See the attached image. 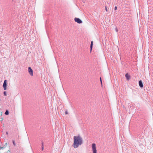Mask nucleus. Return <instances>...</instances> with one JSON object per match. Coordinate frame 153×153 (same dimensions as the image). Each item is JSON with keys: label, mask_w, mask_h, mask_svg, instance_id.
<instances>
[{"label": "nucleus", "mask_w": 153, "mask_h": 153, "mask_svg": "<svg viewBox=\"0 0 153 153\" xmlns=\"http://www.w3.org/2000/svg\"><path fill=\"white\" fill-rule=\"evenodd\" d=\"M73 139L74 143L73 147L75 148H78L79 146L81 145L83 143L82 138L79 135L74 136Z\"/></svg>", "instance_id": "obj_1"}, {"label": "nucleus", "mask_w": 153, "mask_h": 153, "mask_svg": "<svg viewBox=\"0 0 153 153\" xmlns=\"http://www.w3.org/2000/svg\"><path fill=\"white\" fill-rule=\"evenodd\" d=\"M92 149L93 153H97L96 145L95 143H93L92 144Z\"/></svg>", "instance_id": "obj_2"}, {"label": "nucleus", "mask_w": 153, "mask_h": 153, "mask_svg": "<svg viewBox=\"0 0 153 153\" xmlns=\"http://www.w3.org/2000/svg\"><path fill=\"white\" fill-rule=\"evenodd\" d=\"M74 19L75 22H77L78 24H81L82 22V21L79 18H75Z\"/></svg>", "instance_id": "obj_3"}, {"label": "nucleus", "mask_w": 153, "mask_h": 153, "mask_svg": "<svg viewBox=\"0 0 153 153\" xmlns=\"http://www.w3.org/2000/svg\"><path fill=\"white\" fill-rule=\"evenodd\" d=\"M7 81L6 80H5L4 82V83L3 85V87L4 88V90H6L7 89Z\"/></svg>", "instance_id": "obj_4"}, {"label": "nucleus", "mask_w": 153, "mask_h": 153, "mask_svg": "<svg viewBox=\"0 0 153 153\" xmlns=\"http://www.w3.org/2000/svg\"><path fill=\"white\" fill-rule=\"evenodd\" d=\"M28 71L29 74L31 76H33V72L32 69H31V68L30 67L28 68Z\"/></svg>", "instance_id": "obj_5"}, {"label": "nucleus", "mask_w": 153, "mask_h": 153, "mask_svg": "<svg viewBox=\"0 0 153 153\" xmlns=\"http://www.w3.org/2000/svg\"><path fill=\"white\" fill-rule=\"evenodd\" d=\"M139 84L140 87V88H143V83L142 81L140 80L139 82Z\"/></svg>", "instance_id": "obj_6"}, {"label": "nucleus", "mask_w": 153, "mask_h": 153, "mask_svg": "<svg viewBox=\"0 0 153 153\" xmlns=\"http://www.w3.org/2000/svg\"><path fill=\"white\" fill-rule=\"evenodd\" d=\"M125 77L126 78L127 80H128L130 78V76L128 74H125Z\"/></svg>", "instance_id": "obj_7"}, {"label": "nucleus", "mask_w": 153, "mask_h": 153, "mask_svg": "<svg viewBox=\"0 0 153 153\" xmlns=\"http://www.w3.org/2000/svg\"><path fill=\"white\" fill-rule=\"evenodd\" d=\"M93 43V41H92L91 42V45H90V51H92V49Z\"/></svg>", "instance_id": "obj_8"}, {"label": "nucleus", "mask_w": 153, "mask_h": 153, "mask_svg": "<svg viewBox=\"0 0 153 153\" xmlns=\"http://www.w3.org/2000/svg\"><path fill=\"white\" fill-rule=\"evenodd\" d=\"M9 114V111L7 110H6L5 112V114L6 115H8Z\"/></svg>", "instance_id": "obj_9"}, {"label": "nucleus", "mask_w": 153, "mask_h": 153, "mask_svg": "<svg viewBox=\"0 0 153 153\" xmlns=\"http://www.w3.org/2000/svg\"><path fill=\"white\" fill-rule=\"evenodd\" d=\"M42 150L43 151V149H44L43 143L42 141Z\"/></svg>", "instance_id": "obj_10"}, {"label": "nucleus", "mask_w": 153, "mask_h": 153, "mask_svg": "<svg viewBox=\"0 0 153 153\" xmlns=\"http://www.w3.org/2000/svg\"><path fill=\"white\" fill-rule=\"evenodd\" d=\"M4 96H7V93L6 92V91H4Z\"/></svg>", "instance_id": "obj_11"}, {"label": "nucleus", "mask_w": 153, "mask_h": 153, "mask_svg": "<svg viewBox=\"0 0 153 153\" xmlns=\"http://www.w3.org/2000/svg\"><path fill=\"white\" fill-rule=\"evenodd\" d=\"M100 81L101 82V84L102 85V82L101 78V77H100Z\"/></svg>", "instance_id": "obj_12"}, {"label": "nucleus", "mask_w": 153, "mask_h": 153, "mask_svg": "<svg viewBox=\"0 0 153 153\" xmlns=\"http://www.w3.org/2000/svg\"><path fill=\"white\" fill-rule=\"evenodd\" d=\"M13 143L14 146L16 145V144L15 143V141L14 140L13 141Z\"/></svg>", "instance_id": "obj_13"}, {"label": "nucleus", "mask_w": 153, "mask_h": 153, "mask_svg": "<svg viewBox=\"0 0 153 153\" xmlns=\"http://www.w3.org/2000/svg\"><path fill=\"white\" fill-rule=\"evenodd\" d=\"M115 31H116L117 32L118 31V30H117V27H115Z\"/></svg>", "instance_id": "obj_14"}, {"label": "nucleus", "mask_w": 153, "mask_h": 153, "mask_svg": "<svg viewBox=\"0 0 153 153\" xmlns=\"http://www.w3.org/2000/svg\"><path fill=\"white\" fill-rule=\"evenodd\" d=\"M7 153H10V150H8L7 152Z\"/></svg>", "instance_id": "obj_15"}, {"label": "nucleus", "mask_w": 153, "mask_h": 153, "mask_svg": "<svg viewBox=\"0 0 153 153\" xmlns=\"http://www.w3.org/2000/svg\"><path fill=\"white\" fill-rule=\"evenodd\" d=\"M117 9V7L116 6H115V7H114V10H116Z\"/></svg>", "instance_id": "obj_16"}, {"label": "nucleus", "mask_w": 153, "mask_h": 153, "mask_svg": "<svg viewBox=\"0 0 153 153\" xmlns=\"http://www.w3.org/2000/svg\"><path fill=\"white\" fill-rule=\"evenodd\" d=\"M65 114H68V112L67 111H65Z\"/></svg>", "instance_id": "obj_17"}, {"label": "nucleus", "mask_w": 153, "mask_h": 153, "mask_svg": "<svg viewBox=\"0 0 153 153\" xmlns=\"http://www.w3.org/2000/svg\"><path fill=\"white\" fill-rule=\"evenodd\" d=\"M105 10L106 11H107V9L106 7H105Z\"/></svg>", "instance_id": "obj_18"}, {"label": "nucleus", "mask_w": 153, "mask_h": 153, "mask_svg": "<svg viewBox=\"0 0 153 153\" xmlns=\"http://www.w3.org/2000/svg\"><path fill=\"white\" fill-rule=\"evenodd\" d=\"M6 134H8V132H6Z\"/></svg>", "instance_id": "obj_19"}, {"label": "nucleus", "mask_w": 153, "mask_h": 153, "mask_svg": "<svg viewBox=\"0 0 153 153\" xmlns=\"http://www.w3.org/2000/svg\"><path fill=\"white\" fill-rule=\"evenodd\" d=\"M3 148L2 147H1V149H3Z\"/></svg>", "instance_id": "obj_20"}, {"label": "nucleus", "mask_w": 153, "mask_h": 153, "mask_svg": "<svg viewBox=\"0 0 153 153\" xmlns=\"http://www.w3.org/2000/svg\"><path fill=\"white\" fill-rule=\"evenodd\" d=\"M8 145L7 143H6V145Z\"/></svg>", "instance_id": "obj_21"}, {"label": "nucleus", "mask_w": 153, "mask_h": 153, "mask_svg": "<svg viewBox=\"0 0 153 153\" xmlns=\"http://www.w3.org/2000/svg\"><path fill=\"white\" fill-rule=\"evenodd\" d=\"M0 115H1V114H0Z\"/></svg>", "instance_id": "obj_22"}, {"label": "nucleus", "mask_w": 153, "mask_h": 153, "mask_svg": "<svg viewBox=\"0 0 153 153\" xmlns=\"http://www.w3.org/2000/svg\"><path fill=\"white\" fill-rule=\"evenodd\" d=\"M13 1V0H12Z\"/></svg>", "instance_id": "obj_23"}]
</instances>
